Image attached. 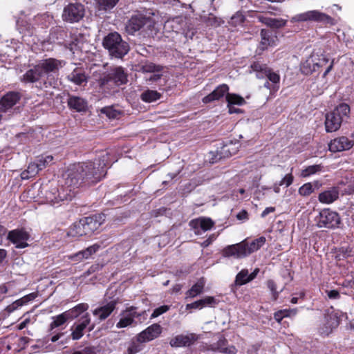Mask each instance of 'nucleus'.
I'll return each mask as SVG.
<instances>
[{
    "instance_id": "obj_1",
    "label": "nucleus",
    "mask_w": 354,
    "mask_h": 354,
    "mask_svg": "<svg viewBox=\"0 0 354 354\" xmlns=\"http://www.w3.org/2000/svg\"><path fill=\"white\" fill-rule=\"evenodd\" d=\"M104 161L96 164L93 162H79L70 167L66 183L68 186L78 187L82 183L88 185L99 182L106 175Z\"/></svg>"
},
{
    "instance_id": "obj_2",
    "label": "nucleus",
    "mask_w": 354,
    "mask_h": 354,
    "mask_svg": "<svg viewBox=\"0 0 354 354\" xmlns=\"http://www.w3.org/2000/svg\"><path fill=\"white\" fill-rule=\"evenodd\" d=\"M103 46L108 50L109 55L115 58H122L129 50V44L122 40L118 32H111L106 35L102 42Z\"/></svg>"
},
{
    "instance_id": "obj_3",
    "label": "nucleus",
    "mask_w": 354,
    "mask_h": 354,
    "mask_svg": "<svg viewBox=\"0 0 354 354\" xmlns=\"http://www.w3.org/2000/svg\"><path fill=\"white\" fill-rule=\"evenodd\" d=\"M350 107L348 104L342 103L333 111L326 115L325 128L327 132L337 131L344 119L348 118Z\"/></svg>"
},
{
    "instance_id": "obj_4",
    "label": "nucleus",
    "mask_w": 354,
    "mask_h": 354,
    "mask_svg": "<svg viewBox=\"0 0 354 354\" xmlns=\"http://www.w3.org/2000/svg\"><path fill=\"white\" fill-rule=\"evenodd\" d=\"M120 316V318L116 324V328H123L136 325L138 322L142 323V319H146V311L137 312V307L131 306L122 310Z\"/></svg>"
},
{
    "instance_id": "obj_5",
    "label": "nucleus",
    "mask_w": 354,
    "mask_h": 354,
    "mask_svg": "<svg viewBox=\"0 0 354 354\" xmlns=\"http://www.w3.org/2000/svg\"><path fill=\"white\" fill-rule=\"evenodd\" d=\"M292 22L315 21L320 23H330L332 18L319 10H309L303 13L296 15L291 19Z\"/></svg>"
},
{
    "instance_id": "obj_6",
    "label": "nucleus",
    "mask_w": 354,
    "mask_h": 354,
    "mask_svg": "<svg viewBox=\"0 0 354 354\" xmlns=\"http://www.w3.org/2000/svg\"><path fill=\"white\" fill-rule=\"evenodd\" d=\"M112 82L117 86L124 84L127 82V75L122 67L113 68L107 75L101 77L99 80V84L101 86H104Z\"/></svg>"
},
{
    "instance_id": "obj_7",
    "label": "nucleus",
    "mask_w": 354,
    "mask_h": 354,
    "mask_svg": "<svg viewBox=\"0 0 354 354\" xmlns=\"http://www.w3.org/2000/svg\"><path fill=\"white\" fill-rule=\"evenodd\" d=\"M341 219L339 214L328 209H324L319 212L317 218L319 227L335 228L339 226Z\"/></svg>"
},
{
    "instance_id": "obj_8",
    "label": "nucleus",
    "mask_w": 354,
    "mask_h": 354,
    "mask_svg": "<svg viewBox=\"0 0 354 354\" xmlns=\"http://www.w3.org/2000/svg\"><path fill=\"white\" fill-rule=\"evenodd\" d=\"M84 15V6L79 3H71L64 8L62 17L64 21L73 23L79 21Z\"/></svg>"
},
{
    "instance_id": "obj_9",
    "label": "nucleus",
    "mask_w": 354,
    "mask_h": 354,
    "mask_svg": "<svg viewBox=\"0 0 354 354\" xmlns=\"http://www.w3.org/2000/svg\"><path fill=\"white\" fill-rule=\"evenodd\" d=\"M138 71L142 73H151L149 77H145L147 82H156L160 80L162 76L160 73L163 67L160 65H156L152 62H145L138 65Z\"/></svg>"
},
{
    "instance_id": "obj_10",
    "label": "nucleus",
    "mask_w": 354,
    "mask_h": 354,
    "mask_svg": "<svg viewBox=\"0 0 354 354\" xmlns=\"http://www.w3.org/2000/svg\"><path fill=\"white\" fill-rule=\"evenodd\" d=\"M153 21L151 18L142 14H137L131 17L126 24L125 30L128 34L133 35L145 25L151 26Z\"/></svg>"
},
{
    "instance_id": "obj_11",
    "label": "nucleus",
    "mask_w": 354,
    "mask_h": 354,
    "mask_svg": "<svg viewBox=\"0 0 354 354\" xmlns=\"http://www.w3.org/2000/svg\"><path fill=\"white\" fill-rule=\"evenodd\" d=\"M339 324V317L335 312L327 313L324 316L323 326L319 329V333L322 335H328Z\"/></svg>"
},
{
    "instance_id": "obj_12",
    "label": "nucleus",
    "mask_w": 354,
    "mask_h": 354,
    "mask_svg": "<svg viewBox=\"0 0 354 354\" xmlns=\"http://www.w3.org/2000/svg\"><path fill=\"white\" fill-rule=\"evenodd\" d=\"M201 338V335L190 333L187 335H178L171 339L169 344L173 347L190 346Z\"/></svg>"
},
{
    "instance_id": "obj_13",
    "label": "nucleus",
    "mask_w": 354,
    "mask_h": 354,
    "mask_svg": "<svg viewBox=\"0 0 354 354\" xmlns=\"http://www.w3.org/2000/svg\"><path fill=\"white\" fill-rule=\"evenodd\" d=\"M162 333V327L158 324H153L140 332L136 337L138 342L144 343L157 338Z\"/></svg>"
},
{
    "instance_id": "obj_14",
    "label": "nucleus",
    "mask_w": 354,
    "mask_h": 354,
    "mask_svg": "<svg viewBox=\"0 0 354 354\" xmlns=\"http://www.w3.org/2000/svg\"><path fill=\"white\" fill-rule=\"evenodd\" d=\"M44 75L49 73H55L65 65V62L55 58H48L38 63Z\"/></svg>"
},
{
    "instance_id": "obj_15",
    "label": "nucleus",
    "mask_w": 354,
    "mask_h": 354,
    "mask_svg": "<svg viewBox=\"0 0 354 354\" xmlns=\"http://www.w3.org/2000/svg\"><path fill=\"white\" fill-rule=\"evenodd\" d=\"M29 239V234L24 230H14L10 231L8 239L16 245L17 248H24L28 246L26 241Z\"/></svg>"
},
{
    "instance_id": "obj_16",
    "label": "nucleus",
    "mask_w": 354,
    "mask_h": 354,
    "mask_svg": "<svg viewBox=\"0 0 354 354\" xmlns=\"http://www.w3.org/2000/svg\"><path fill=\"white\" fill-rule=\"evenodd\" d=\"M353 147V140H349L346 136H340L332 140L328 144L329 150L331 152H339L349 150Z\"/></svg>"
},
{
    "instance_id": "obj_17",
    "label": "nucleus",
    "mask_w": 354,
    "mask_h": 354,
    "mask_svg": "<svg viewBox=\"0 0 354 354\" xmlns=\"http://www.w3.org/2000/svg\"><path fill=\"white\" fill-rule=\"evenodd\" d=\"M41 194L43 195V197L45 198L46 203L51 204L57 203L59 201H63L64 199V196H62L60 194L57 187L55 186L48 187L46 185L42 187L41 188Z\"/></svg>"
},
{
    "instance_id": "obj_18",
    "label": "nucleus",
    "mask_w": 354,
    "mask_h": 354,
    "mask_svg": "<svg viewBox=\"0 0 354 354\" xmlns=\"http://www.w3.org/2000/svg\"><path fill=\"white\" fill-rule=\"evenodd\" d=\"M100 215L85 217L81 218L86 236L91 235L95 231L99 229L102 222Z\"/></svg>"
},
{
    "instance_id": "obj_19",
    "label": "nucleus",
    "mask_w": 354,
    "mask_h": 354,
    "mask_svg": "<svg viewBox=\"0 0 354 354\" xmlns=\"http://www.w3.org/2000/svg\"><path fill=\"white\" fill-rule=\"evenodd\" d=\"M118 299H113L108 302L106 304L95 308L93 311V315L96 316L98 319L102 322L106 319L115 309L118 304Z\"/></svg>"
},
{
    "instance_id": "obj_20",
    "label": "nucleus",
    "mask_w": 354,
    "mask_h": 354,
    "mask_svg": "<svg viewBox=\"0 0 354 354\" xmlns=\"http://www.w3.org/2000/svg\"><path fill=\"white\" fill-rule=\"evenodd\" d=\"M21 98L18 92L11 91L4 95L0 100V111L6 112L15 105Z\"/></svg>"
},
{
    "instance_id": "obj_21",
    "label": "nucleus",
    "mask_w": 354,
    "mask_h": 354,
    "mask_svg": "<svg viewBox=\"0 0 354 354\" xmlns=\"http://www.w3.org/2000/svg\"><path fill=\"white\" fill-rule=\"evenodd\" d=\"M245 251V241H243L225 248L223 250V255L225 257L243 258L247 256Z\"/></svg>"
},
{
    "instance_id": "obj_22",
    "label": "nucleus",
    "mask_w": 354,
    "mask_h": 354,
    "mask_svg": "<svg viewBox=\"0 0 354 354\" xmlns=\"http://www.w3.org/2000/svg\"><path fill=\"white\" fill-rule=\"evenodd\" d=\"M328 61V59L322 57L319 59L318 62H315L313 57H309L301 64V71L305 75H310L315 72L317 68L322 66L324 64H326Z\"/></svg>"
},
{
    "instance_id": "obj_23",
    "label": "nucleus",
    "mask_w": 354,
    "mask_h": 354,
    "mask_svg": "<svg viewBox=\"0 0 354 354\" xmlns=\"http://www.w3.org/2000/svg\"><path fill=\"white\" fill-rule=\"evenodd\" d=\"M229 91V86L225 84H222L218 86L212 93L205 96L202 101L205 104L210 103L212 102L219 100L224 96L226 97Z\"/></svg>"
},
{
    "instance_id": "obj_24",
    "label": "nucleus",
    "mask_w": 354,
    "mask_h": 354,
    "mask_svg": "<svg viewBox=\"0 0 354 354\" xmlns=\"http://www.w3.org/2000/svg\"><path fill=\"white\" fill-rule=\"evenodd\" d=\"M189 225L195 230V234H201V230L203 232L209 230L214 226V223L209 218H199L191 221Z\"/></svg>"
},
{
    "instance_id": "obj_25",
    "label": "nucleus",
    "mask_w": 354,
    "mask_h": 354,
    "mask_svg": "<svg viewBox=\"0 0 354 354\" xmlns=\"http://www.w3.org/2000/svg\"><path fill=\"white\" fill-rule=\"evenodd\" d=\"M91 319L88 313L84 314L81 318V322L71 328V337L73 340L80 339L84 335V330L90 324Z\"/></svg>"
},
{
    "instance_id": "obj_26",
    "label": "nucleus",
    "mask_w": 354,
    "mask_h": 354,
    "mask_svg": "<svg viewBox=\"0 0 354 354\" xmlns=\"http://www.w3.org/2000/svg\"><path fill=\"white\" fill-rule=\"evenodd\" d=\"M43 76V72L37 64L26 72L21 77V81L25 83H34L38 82Z\"/></svg>"
},
{
    "instance_id": "obj_27",
    "label": "nucleus",
    "mask_w": 354,
    "mask_h": 354,
    "mask_svg": "<svg viewBox=\"0 0 354 354\" xmlns=\"http://www.w3.org/2000/svg\"><path fill=\"white\" fill-rule=\"evenodd\" d=\"M185 24L186 21L184 17H177L167 20L165 24L164 28L167 31L178 32L181 30H183V27Z\"/></svg>"
},
{
    "instance_id": "obj_28",
    "label": "nucleus",
    "mask_w": 354,
    "mask_h": 354,
    "mask_svg": "<svg viewBox=\"0 0 354 354\" xmlns=\"http://www.w3.org/2000/svg\"><path fill=\"white\" fill-rule=\"evenodd\" d=\"M100 246L98 244H94L91 246L88 247L86 249L77 252L76 254L71 255L70 259L72 261H81L84 259H88L92 254H95Z\"/></svg>"
},
{
    "instance_id": "obj_29",
    "label": "nucleus",
    "mask_w": 354,
    "mask_h": 354,
    "mask_svg": "<svg viewBox=\"0 0 354 354\" xmlns=\"http://www.w3.org/2000/svg\"><path fill=\"white\" fill-rule=\"evenodd\" d=\"M339 197V189L337 187H330L319 194L318 198L320 203L329 204L336 201Z\"/></svg>"
},
{
    "instance_id": "obj_30",
    "label": "nucleus",
    "mask_w": 354,
    "mask_h": 354,
    "mask_svg": "<svg viewBox=\"0 0 354 354\" xmlns=\"http://www.w3.org/2000/svg\"><path fill=\"white\" fill-rule=\"evenodd\" d=\"M237 147L232 142L223 145L220 149L217 150L218 159L227 158L235 154L237 151Z\"/></svg>"
},
{
    "instance_id": "obj_31",
    "label": "nucleus",
    "mask_w": 354,
    "mask_h": 354,
    "mask_svg": "<svg viewBox=\"0 0 354 354\" xmlns=\"http://www.w3.org/2000/svg\"><path fill=\"white\" fill-rule=\"evenodd\" d=\"M259 21L272 28H279L286 25V21L282 19H274L263 15L257 16Z\"/></svg>"
},
{
    "instance_id": "obj_32",
    "label": "nucleus",
    "mask_w": 354,
    "mask_h": 354,
    "mask_svg": "<svg viewBox=\"0 0 354 354\" xmlns=\"http://www.w3.org/2000/svg\"><path fill=\"white\" fill-rule=\"evenodd\" d=\"M68 105L77 111H82L86 108V102L82 97L70 96L68 99Z\"/></svg>"
},
{
    "instance_id": "obj_33",
    "label": "nucleus",
    "mask_w": 354,
    "mask_h": 354,
    "mask_svg": "<svg viewBox=\"0 0 354 354\" xmlns=\"http://www.w3.org/2000/svg\"><path fill=\"white\" fill-rule=\"evenodd\" d=\"M67 235L73 238H79L82 236H86L81 219L71 226L67 232Z\"/></svg>"
},
{
    "instance_id": "obj_34",
    "label": "nucleus",
    "mask_w": 354,
    "mask_h": 354,
    "mask_svg": "<svg viewBox=\"0 0 354 354\" xmlns=\"http://www.w3.org/2000/svg\"><path fill=\"white\" fill-rule=\"evenodd\" d=\"M266 243V238L261 236L252 241L250 244L245 241L246 255L259 250Z\"/></svg>"
},
{
    "instance_id": "obj_35",
    "label": "nucleus",
    "mask_w": 354,
    "mask_h": 354,
    "mask_svg": "<svg viewBox=\"0 0 354 354\" xmlns=\"http://www.w3.org/2000/svg\"><path fill=\"white\" fill-rule=\"evenodd\" d=\"M68 79L77 85H81L84 82H87V77L85 73L79 68H75L68 75Z\"/></svg>"
},
{
    "instance_id": "obj_36",
    "label": "nucleus",
    "mask_w": 354,
    "mask_h": 354,
    "mask_svg": "<svg viewBox=\"0 0 354 354\" xmlns=\"http://www.w3.org/2000/svg\"><path fill=\"white\" fill-rule=\"evenodd\" d=\"M205 284V280L203 277H201L194 285L192 286V287L189 290L187 291V297L194 298L201 294L203 291Z\"/></svg>"
},
{
    "instance_id": "obj_37",
    "label": "nucleus",
    "mask_w": 354,
    "mask_h": 354,
    "mask_svg": "<svg viewBox=\"0 0 354 354\" xmlns=\"http://www.w3.org/2000/svg\"><path fill=\"white\" fill-rule=\"evenodd\" d=\"M276 37H271L268 30L262 29L261 31L260 46L262 50L266 49L269 46L274 44Z\"/></svg>"
},
{
    "instance_id": "obj_38",
    "label": "nucleus",
    "mask_w": 354,
    "mask_h": 354,
    "mask_svg": "<svg viewBox=\"0 0 354 354\" xmlns=\"http://www.w3.org/2000/svg\"><path fill=\"white\" fill-rule=\"evenodd\" d=\"M161 96V93L158 91L147 89L141 93L140 99L145 102L151 103L158 100Z\"/></svg>"
},
{
    "instance_id": "obj_39",
    "label": "nucleus",
    "mask_w": 354,
    "mask_h": 354,
    "mask_svg": "<svg viewBox=\"0 0 354 354\" xmlns=\"http://www.w3.org/2000/svg\"><path fill=\"white\" fill-rule=\"evenodd\" d=\"M40 171L39 165L37 161L30 162L26 170L24 171L21 176L23 179H28L32 176H35Z\"/></svg>"
},
{
    "instance_id": "obj_40",
    "label": "nucleus",
    "mask_w": 354,
    "mask_h": 354,
    "mask_svg": "<svg viewBox=\"0 0 354 354\" xmlns=\"http://www.w3.org/2000/svg\"><path fill=\"white\" fill-rule=\"evenodd\" d=\"M88 308L87 304H80L73 308L72 309L66 311L70 319H75L80 314L85 312Z\"/></svg>"
},
{
    "instance_id": "obj_41",
    "label": "nucleus",
    "mask_w": 354,
    "mask_h": 354,
    "mask_svg": "<svg viewBox=\"0 0 354 354\" xmlns=\"http://www.w3.org/2000/svg\"><path fill=\"white\" fill-rule=\"evenodd\" d=\"M251 69L257 73V78H263L264 74L268 69V67L265 64H261L259 62H254L250 66Z\"/></svg>"
},
{
    "instance_id": "obj_42",
    "label": "nucleus",
    "mask_w": 354,
    "mask_h": 354,
    "mask_svg": "<svg viewBox=\"0 0 354 354\" xmlns=\"http://www.w3.org/2000/svg\"><path fill=\"white\" fill-rule=\"evenodd\" d=\"M53 322L50 324V329L53 330L55 328L59 327L63 325L68 319H70L66 312L59 315L57 316L53 317Z\"/></svg>"
},
{
    "instance_id": "obj_43",
    "label": "nucleus",
    "mask_w": 354,
    "mask_h": 354,
    "mask_svg": "<svg viewBox=\"0 0 354 354\" xmlns=\"http://www.w3.org/2000/svg\"><path fill=\"white\" fill-rule=\"evenodd\" d=\"M226 100L227 102V106L232 104L242 105L245 102V100L241 96L234 93H229V92L226 95Z\"/></svg>"
},
{
    "instance_id": "obj_44",
    "label": "nucleus",
    "mask_w": 354,
    "mask_h": 354,
    "mask_svg": "<svg viewBox=\"0 0 354 354\" xmlns=\"http://www.w3.org/2000/svg\"><path fill=\"white\" fill-rule=\"evenodd\" d=\"M119 0H97L99 10H107L113 8Z\"/></svg>"
},
{
    "instance_id": "obj_45",
    "label": "nucleus",
    "mask_w": 354,
    "mask_h": 354,
    "mask_svg": "<svg viewBox=\"0 0 354 354\" xmlns=\"http://www.w3.org/2000/svg\"><path fill=\"white\" fill-rule=\"evenodd\" d=\"M249 278L248 270L243 269L237 274L235 282L237 285L241 286L250 282Z\"/></svg>"
},
{
    "instance_id": "obj_46",
    "label": "nucleus",
    "mask_w": 354,
    "mask_h": 354,
    "mask_svg": "<svg viewBox=\"0 0 354 354\" xmlns=\"http://www.w3.org/2000/svg\"><path fill=\"white\" fill-rule=\"evenodd\" d=\"M53 160L52 156H40L36 160L40 170L46 168L48 166Z\"/></svg>"
},
{
    "instance_id": "obj_47",
    "label": "nucleus",
    "mask_w": 354,
    "mask_h": 354,
    "mask_svg": "<svg viewBox=\"0 0 354 354\" xmlns=\"http://www.w3.org/2000/svg\"><path fill=\"white\" fill-rule=\"evenodd\" d=\"M83 41H82V37H80V38H75L73 39V41H71L70 43L68 44V48H70V50L71 51L73 52V53H75V50H82V48H83Z\"/></svg>"
},
{
    "instance_id": "obj_48",
    "label": "nucleus",
    "mask_w": 354,
    "mask_h": 354,
    "mask_svg": "<svg viewBox=\"0 0 354 354\" xmlns=\"http://www.w3.org/2000/svg\"><path fill=\"white\" fill-rule=\"evenodd\" d=\"M245 21V16L241 11L236 12L232 17L230 23L234 26L242 24Z\"/></svg>"
},
{
    "instance_id": "obj_49",
    "label": "nucleus",
    "mask_w": 354,
    "mask_h": 354,
    "mask_svg": "<svg viewBox=\"0 0 354 354\" xmlns=\"http://www.w3.org/2000/svg\"><path fill=\"white\" fill-rule=\"evenodd\" d=\"M314 192V189L311 183H308L303 185L299 189V194L303 196H308Z\"/></svg>"
},
{
    "instance_id": "obj_50",
    "label": "nucleus",
    "mask_w": 354,
    "mask_h": 354,
    "mask_svg": "<svg viewBox=\"0 0 354 354\" xmlns=\"http://www.w3.org/2000/svg\"><path fill=\"white\" fill-rule=\"evenodd\" d=\"M351 250L349 248L342 247L337 250L335 258L338 260L343 259L351 255Z\"/></svg>"
},
{
    "instance_id": "obj_51",
    "label": "nucleus",
    "mask_w": 354,
    "mask_h": 354,
    "mask_svg": "<svg viewBox=\"0 0 354 354\" xmlns=\"http://www.w3.org/2000/svg\"><path fill=\"white\" fill-rule=\"evenodd\" d=\"M321 170V166L318 165H311L306 167L301 172V176L303 177H306L310 175L314 174L316 172Z\"/></svg>"
},
{
    "instance_id": "obj_52",
    "label": "nucleus",
    "mask_w": 354,
    "mask_h": 354,
    "mask_svg": "<svg viewBox=\"0 0 354 354\" xmlns=\"http://www.w3.org/2000/svg\"><path fill=\"white\" fill-rule=\"evenodd\" d=\"M346 187L344 192L347 194L354 193V176L351 175L349 178H346L345 183Z\"/></svg>"
},
{
    "instance_id": "obj_53",
    "label": "nucleus",
    "mask_w": 354,
    "mask_h": 354,
    "mask_svg": "<svg viewBox=\"0 0 354 354\" xmlns=\"http://www.w3.org/2000/svg\"><path fill=\"white\" fill-rule=\"evenodd\" d=\"M263 75L264 77H266L269 80V81L272 82L273 84H278L279 82V75L274 72H272L270 68H268V69L266 71V73Z\"/></svg>"
},
{
    "instance_id": "obj_54",
    "label": "nucleus",
    "mask_w": 354,
    "mask_h": 354,
    "mask_svg": "<svg viewBox=\"0 0 354 354\" xmlns=\"http://www.w3.org/2000/svg\"><path fill=\"white\" fill-rule=\"evenodd\" d=\"M101 113L105 114L109 118H115L119 115V112L112 107L102 108Z\"/></svg>"
},
{
    "instance_id": "obj_55",
    "label": "nucleus",
    "mask_w": 354,
    "mask_h": 354,
    "mask_svg": "<svg viewBox=\"0 0 354 354\" xmlns=\"http://www.w3.org/2000/svg\"><path fill=\"white\" fill-rule=\"evenodd\" d=\"M139 343L132 342L127 348V354H136L140 352L142 349V346Z\"/></svg>"
},
{
    "instance_id": "obj_56",
    "label": "nucleus",
    "mask_w": 354,
    "mask_h": 354,
    "mask_svg": "<svg viewBox=\"0 0 354 354\" xmlns=\"http://www.w3.org/2000/svg\"><path fill=\"white\" fill-rule=\"evenodd\" d=\"M169 308H170L169 306H167V305H164V306H160V307L156 308L153 310V313L151 314V318L153 319V318H155V317H157L161 315L162 314L168 311L169 310Z\"/></svg>"
},
{
    "instance_id": "obj_57",
    "label": "nucleus",
    "mask_w": 354,
    "mask_h": 354,
    "mask_svg": "<svg viewBox=\"0 0 354 354\" xmlns=\"http://www.w3.org/2000/svg\"><path fill=\"white\" fill-rule=\"evenodd\" d=\"M268 288L272 293V297L274 300H277L279 296V292L277 291V286L273 280H268L267 282Z\"/></svg>"
},
{
    "instance_id": "obj_58",
    "label": "nucleus",
    "mask_w": 354,
    "mask_h": 354,
    "mask_svg": "<svg viewBox=\"0 0 354 354\" xmlns=\"http://www.w3.org/2000/svg\"><path fill=\"white\" fill-rule=\"evenodd\" d=\"M292 182L293 176L291 174H288L280 181L279 185H286V187H288L292 183Z\"/></svg>"
},
{
    "instance_id": "obj_59",
    "label": "nucleus",
    "mask_w": 354,
    "mask_h": 354,
    "mask_svg": "<svg viewBox=\"0 0 354 354\" xmlns=\"http://www.w3.org/2000/svg\"><path fill=\"white\" fill-rule=\"evenodd\" d=\"M27 304L25 300H24V297L15 301L11 306H9L10 310H14L17 309L18 307L21 306L24 304Z\"/></svg>"
},
{
    "instance_id": "obj_60",
    "label": "nucleus",
    "mask_w": 354,
    "mask_h": 354,
    "mask_svg": "<svg viewBox=\"0 0 354 354\" xmlns=\"http://www.w3.org/2000/svg\"><path fill=\"white\" fill-rule=\"evenodd\" d=\"M203 308V306L202 305L201 299L198 300L196 301H194L193 303L188 304L186 306V308L187 309H191V308H194V309L199 308V309H201Z\"/></svg>"
},
{
    "instance_id": "obj_61",
    "label": "nucleus",
    "mask_w": 354,
    "mask_h": 354,
    "mask_svg": "<svg viewBox=\"0 0 354 354\" xmlns=\"http://www.w3.org/2000/svg\"><path fill=\"white\" fill-rule=\"evenodd\" d=\"M203 306L207 305H212L215 304V299L213 297H206L203 299H201Z\"/></svg>"
},
{
    "instance_id": "obj_62",
    "label": "nucleus",
    "mask_w": 354,
    "mask_h": 354,
    "mask_svg": "<svg viewBox=\"0 0 354 354\" xmlns=\"http://www.w3.org/2000/svg\"><path fill=\"white\" fill-rule=\"evenodd\" d=\"M236 218L238 220L242 221V220H248V213L246 210L243 209L236 215Z\"/></svg>"
},
{
    "instance_id": "obj_63",
    "label": "nucleus",
    "mask_w": 354,
    "mask_h": 354,
    "mask_svg": "<svg viewBox=\"0 0 354 354\" xmlns=\"http://www.w3.org/2000/svg\"><path fill=\"white\" fill-rule=\"evenodd\" d=\"M283 314L285 315V317H291L296 315L297 313V310L296 308L293 309H285L282 310Z\"/></svg>"
},
{
    "instance_id": "obj_64",
    "label": "nucleus",
    "mask_w": 354,
    "mask_h": 354,
    "mask_svg": "<svg viewBox=\"0 0 354 354\" xmlns=\"http://www.w3.org/2000/svg\"><path fill=\"white\" fill-rule=\"evenodd\" d=\"M327 295L330 299H338L339 297V293L336 290H332L327 292Z\"/></svg>"
}]
</instances>
